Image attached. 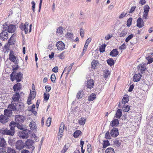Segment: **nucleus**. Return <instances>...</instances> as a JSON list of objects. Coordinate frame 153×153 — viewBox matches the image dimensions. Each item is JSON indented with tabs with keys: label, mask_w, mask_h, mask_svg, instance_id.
<instances>
[{
	"label": "nucleus",
	"mask_w": 153,
	"mask_h": 153,
	"mask_svg": "<svg viewBox=\"0 0 153 153\" xmlns=\"http://www.w3.org/2000/svg\"><path fill=\"white\" fill-rule=\"evenodd\" d=\"M68 145V144H65L62 150L61 151V153H65L66 151L68 149V146H67V145Z\"/></svg>",
	"instance_id": "obj_48"
},
{
	"label": "nucleus",
	"mask_w": 153,
	"mask_h": 153,
	"mask_svg": "<svg viewBox=\"0 0 153 153\" xmlns=\"http://www.w3.org/2000/svg\"><path fill=\"white\" fill-rule=\"evenodd\" d=\"M141 77V75L140 73L135 74L133 77L134 81L135 82L139 81L140 80Z\"/></svg>",
	"instance_id": "obj_20"
},
{
	"label": "nucleus",
	"mask_w": 153,
	"mask_h": 153,
	"mask_svg": "<svg viewBox=\"0 0 153 153\" xmlns=\"http://www.w3.org/2000/svg\"><path fill=\"white\" fill-rule=\"evenodd\" d=\"M23 74L20 72L16 73V72H12L10 76V79L13 81L15 80H16L17 82H20L23 79Z\"/></svg>",
	"instance_id": "obj_2"
},
{
	"label": "nucleus",
	"mask_w": 153,
	"mask_h": 153,
	"mask_svg": "<svg viewBox=\"0 0 153 153\" xmlns=\"http://www.w3.org/2000/svg\"><path fill=\"white\" fill-rule=\"evenodd\" d=\"M11 52H10L9 54V59L10 60L13 62L15 64H18L19 62L18 60H16V57L13 54H11Z\"/></svg>",
	"instance_id": "obj_16"
},
{
	"label": "nucleus",
	"mask_w": 153,
	"mask_h": 153,
	"mask_svg": "<svg viewBox=\"0 0 153 153\" xmlns=\"http://www.w3.org/2000/svg\"><path fill=\"white\" fill-rule=\"evenodd\" d=\"M150 9L149 6L148 5H146L144 7L143 10L144 12L145 13H148Z\"/></svg>",
	"instance_id": "obj_44"
},
{
	"label": "nucleus",
	"mask_w": 153,
	"mask_h": 153,
	"mask_svg": "<svg viewBox=\"0 0 153 153\" xmlns=\"http://www.w3.org/2000/svg\"><path fill=\"white\" fill-rule=\"evenodd\" d=\"M129 98L128 95H125L122 99V103L124 105L129 101Z\"/></svg>",
	"instance_id": "obj_25"
},
{
	"label": "nucleus",
	"mask_w": 153,
	"mask_h": 153,
	"mask_svg": "<svg viewBox=\"0 0 153 153\" xmlns=\"http://www.w3.org/2000/svg\"><path fill=\"white\" fill-rule=\"evenodd\" d=\"M51 117H49L46 121V125L47 126H48V127L51 124Z\"/></svg>",
	"instance_id": "obj_47"
},
{
	"label": "nucleus",
	"mask_w": 153,
	"mask_h": 153,
	"mask_svg": "<svg viewBox=\"0 0 153 153\" xmlns=\"http://www.w3.org/2000/svg\"><path fill=\"white\" fill-rule=\"evenodd\" d=\"M17 128L20 130H23L24 128H23V127L22 126V124H20V123H17Z\"/></svg>",
	"instance_id": "obj_62"
},
{
	"label": "nucleus",
	"mask_w": 153,
	"mask_h": 153,
	"mask_svg": "<svg viewBox=\"0 0 153 153\" xmlns=\"http://www.w3.org/2000/svg\"><path fill=\"white\" fill-rule=\"evenodd\" d=\"M107 62L108 64L111 66L113 65L114 64V61L112 58L108 59L107 60Z\"/></svg>",
	"instance_id": "obj_34"
},
{
	"label": "nucleus",
	"mask_w": 153,
	"mask_h": 153,
	"mask_svg": "<svg viewBox=\"0 0 153 153\" xmlns=\"http://www.w3.org/2000/svg\"><path fill=\"white\" fill-rule=\"evenodd\" d=\"M10 129L7 128L5 129H2L0 131V132L3 134H6L13 136L15 132V128L16 126V124L14 122H11L9 125Z\"/></svg>",
	"instance_id": "obj_1"
},
{
	"label": "nucleus",
	"mask_w": 153,
	"mask_h": 153,
	"mask_svg": "<svg viewBox=\"0 0 153 153\" xmlns=\"http://www.w3.org/2000/svg\"><path fill=\"white\" fill-rule=\"evenodd\" d=\"M56 33L61 34L63 33V28L62 27H59L57 29Z\"/></svg>",
	"instance_id": "obj_50"
},
{
	"label": "nucleus",
	"mask_w": 153,
	"mask_h": 153,
	"mask_svg": "<svg viewBox=\"0 0 153 153\" xmlns=\"http://www.w3.org/2000/svg\"><path fill=\"white\" fill-rule=\"evenodd\" d=\"M8 143L11 146L14 145L15 142V138H12L11 137H8Z\"/></svg>",
	"instance_id": "obj_26"
},
{
	"label": "nucleus",
	"mask_w": 153,
	"mask_h": 153,
	"mask_svg": "<svg viewBox=\"0 0 153 153\" xmlns=\"http://www.w3.org/2000/svg\"><path fill=\"white\" fill-rule=\"evenodd\" d=\"M36 95V92L34 91H32L30 92L29 95V97L30 98L33 99L35 97Z\"/></svg>",
	"instance_id": "obj_43"
},
{
	"label": "nucleus",
	"mask_w": 153,
	"mask_h": 153,
	"mask_svg": "<svg viewBox=\"0 0 153 153\" xmlns=\"http://www.w3.org/2000/svg\"><path fill=\"white\" fill-rule=\"evenodd\" d=\"M8 108L10 109H12L13 111H19V109L21 111L24 108V105L22 104L17 103L15 105L12 104L9 105Z\"/></svg>",
	"instance_id": "obj_3"
},
{
	"label": "nucleus",
	"mask_w": 153,
	"mask_h": 153,
	"mask_svg": "<svg viewBox=\"0 0 153 153\" xmlns=\"http://www.w3.org/2000/svg\"><path fill=\"white\" fill-rule=\"evenodd\" d=\"M134 36L133 34H131L129 35L126 39L125 42H128Z\"/></svg>",
	"instance_id": "obj_51"
},
{
	"label": "nucleus",
	"mask_w": 153,
	"mask_h": 153,
	"mask_svg": "<svg viewBox=\"0 0 153 153\" xmlns=\"http://www.w3.org/2000/svg\"><path fill=\"white\" fill-rule=\"evenodd\" d=\"M85 122V119L84 118H81V119L79 120V123L80 125H84Z\"/></svg>",
	"instance_id": "obj_46"
},
{
	"label": "nucleus",
	"mask_w": 153,
	"mask_h": 153,
	"mask_svg": "<svg viewBox=\"0 0 153 153\" xmlns=\"http://www.w3.org/2000/svg\"><path fill=\"white\" fill-rule=\"evenodd\" d=\"M137 26L140 28L144 26L143 21L140 17H139L137 20Z\"/></svg>",
	"instance_id": "obj_12"
},
{
	"label": "nucleus",
	"mask_w": 153,
	"mask_h": 153,
	"mask_svg": "<svg viewBox=\"0 0 153 153\" xmlns=\"http://www.w3.org/2000/svg\"><path fill=\"white\" fill-rule=\"evenodd\" d=\"M16 146L17 149L20 150L24 147V143L21 140H19L16 143Z\"/></svg>",
	"instance_id": "obj_9"
},
{
	"label": "nucleus",
	"mask_w": 153,
	"mask_h": 153,
	"mask_svg": "<svg viewBox=\"0 0 153 153\" xmlns=\"http://www.w3.org/2000/svg\"><path fill=\"white\" fill-rule=\"evenodd\" d=\"M91 38H89L87 39L85 42V43L84 46L85 48H87L88 44L91 41Z\"/></svg>",
	"instance_id": "obj_42"
},
{
	"label": "nucleus",
	"mask_w": 153,
	"mask_h": 153,
	"mask_svg": "<svg viewBox=\"0 0 153 153\" xmlns=\"http://www.w3.org/2000/svg\"><path fill=\"white\" fill-rule=\"evenodd\" d=\"M49 97L50 94H47L45 93H44V99L45 100H48L49 99Z\"/></svg>",
	"instance_id": "obj_53"
},
{
	"label": "nucleus",
	"mask_w": 153,
	"mask_h": 153,
	"mask_svg": "<svg viewBox=\"0 0 153 153\" xmlns=\"http://www.w3.org/2000/svg\"><path fill=\"white\" fill-rule=\"evenodd\" d=\"M87 151L88 153H90L91 152V146L90 144H88L87 145Z\"/></svg>",
	"instance_id": "obj_60"
},
{
	"label": "nucleus",
	"mask_w": 153,
	"mask_h": 153,
	"mask_svg": "<svg viewBox=\"0 0 153 153\" xmlns=\"http://www.w3.org/2000/svg\"><path fill=\"white\" fill-rule=\"evenodd\" d=\"M132 21V19L131 18H130L128 20L127 22V26L128 27H129L131 24Z\"/></svg>",
	"instance_id": "obj_54"
},
{
	"label": "nucleus",
	"mask_w": 153,
	"mask_h": 153,
	"mask_svg": "<svg viewBox=\"0 0 153 153\" xmlns=\"http://www.w3.org/2000/svg\"><path fill=\"white\" fill-rule=\"evenodd\" d=\"M80 34L82 38H83L84 35V31L82 28H81L80 30Z\"/></svg>",
	"instance_id": "obj_63"
},
{
	"label": "nucleus",
	"mask_w": 153,
	"mask_h": 153,
	"mask_svg": "<svg viewBox=\"0 0 153 153\" xmlns=\"http://www.w3.org/2000/svg\"><path fill=\"white\" fill-rule=\"evenodd\" d=\"M137 68L138 70L140 71L141 73H142L145 70L146 68L143 65L141 64L139 65L137 67Z\"/></svg>",
	"instance_id": "obj_30"
},
{
	"label": "nucleus",
	"mask_w": 153,
	"mask_h": 153,
	"mask_svg": "<svg viewBox=\"0 0 153 153\" xmlns=\"http://www.w3.org/2000/svg\"><path fill=\"white\" fill-rule=\"evenodd\" d=\"M34 143V141L30 139H28L25 143V146L27 148L31 149L32 150L34 149V147L33 146Z\"/></svg>",
	"instance_id": "obj_4"
},
{
	"label": "nucleus",
	"mask_w": 153,
	"mask_h": 153,
	"mask_svg": "<svg viewBox=\"0 0 153 153\" xmlns=\"http://www.w3.org/2000/svg\"><path fill=\"white\" fill-rule=\"evenodd\" d=\"M96 95L94 93H92L88 97V100L89 101H91L94 100L96 98Z\"/></svg>",
	"instance_id": "obj_27"
},
{
	"label": "nucleus",
	"mask_w": 153,
	"mask_h": 153,
	"mask_svg": "<svg viewBox=\"0 0 153 153\" xmlns=\"http://www.w3.org/2000/svg\"><path fill=\"white\" fill-rule=\"evenodd\" d=\"M82 134L81 131L80 130H76L74 133L73 136L75 138H76Z\"/></svg>",
	"instance_id": "obj_38"
},
{
	"label": "nucleus",
	"mask_w": 153,
	"mask_h": 153,
	"mask_svg": "<svg viewBox=\"0 0 153 153\" xmlns=\"http://www.w3.org/2000/svg\"><path fill=\"white\" fill-rule=\"evenodd\" d=\"M64 123L63 122L61 123L60 124V126L59 129V132H58L59 133H60V134H62L63 132L64 131Z\"/></svg>",
	"instance_id": "obj_28"
},
{
	"label": "nucleus",
	"mask_w": 153,
	"mask_h": 153,
	"mask_svg": "<svg viewBox=\"0 0 153 153\" xmlns=\"http://www.w3.org/2000/svg\"><path fill=\"white\" fill-rule=\"evenodd\" d=\"M16 29V26L14 25H10L8 27V31L10 33H14Z\"/></svg>",
	"instance_id": "obj_14"
},
{
	"label": "nucleus",
	"mask_w": 153,
	"mask_h": 153,
	"mask_svg": "<svg viewBox=\"0 0 153 153\" xmlns=\"http://www.w3.org/2000/svg\"><path fill=\"white\" fill-rule=\"evenodd\" d=\"M25 119V117L22 115H17L15 116V120L16 123L22 124Z\"/></svg>",
	"instance_id": "obj_5"
},
{
	"label": "nucleus",
	"mask_w": 153,
	"mask_h": 153,
	"mask_svg": "<svg viewBox=\"0 0 153 153\" xmlns=\"http://www.w3.org/2000/svg\"><path fill=\"white\" fill-rule=\"evenodd\" d=\"M19 66L17 64L13 65L12 66L13 70V71H16L19 68Z\"/></svg>",
	"instance_id": "obj_58"
},
{
	"label": "nucleus",
	"mask_w": 153,
	"mask_h": 153,
	"mask_svg": "<svg viewBox=\"0 0 153 153\" xmlns=\"http://www.w3.org/2000/svg\"><path fill=\"white\" fill-rule=\"evenodd\" d=\"M110 145V143L108 140H104L103 143L102 148H105L107 147Z\"/></svg>",
	"instance_id": "obj_37"
},
{
	"label": "nucleus",
	"mask_w": 153,
	"mask_h": 153,
	"mask_svg": "<svg viewBox=\"0 0 153 153\" xmlns=\"http://www.w3.org/2000/svg\"><path fill=\"white\" fill-rule=\"evenodd\" d=\"M45 88L46 89V92H49L51 89V87L49 85H46L45 86Z\"/></svg>",
	"instance_id": "obj_56"
},
{
	"label": "nucleus",
	"mask_w": 153,
	"mask_h": 153,
	"mask_svg": "<svg viewBox=\"0 0 153 153\" xmlns=\"http://www.w3.org/2000/svg\"><path fill=\"white\" fill-rule=\"evenodd\" d=\"M16 36V35L15 34H13L11 37L10 38V39L8 40V43L9 45H12L14 44V43L13 40L12 38Z\"/></svg>",
	"instance_id": "obj_41"
},
{
	"label": "nucleus",
	"mask_w": 153,
	"mask_h": 153,
	"mask_svg": "<svg viewBox=\"0 0 153 153\" xmlns=\"http://www.w3.org/2000/svg\"><path fill=\"white\" fill-rule=\"evenodd\" d=\"M11 109V110L5 109L4 110V113L5 116L8 117L12 115V111L13 110L12 109Z\"/></svg>",
	"instance_id": "obj_23"
},
{
	"label": "nucleus",
	"mask_w": 153,
	"mask_h": 153,
	"mask_svg": "<svg viewBox=\"0 0 153 153\" xmlns=\"http://www.w3.org/2000/svg\"><path fill=\"white\" fill-rule=\"evenodd\" d=\"M65 36L67 38L70 40L71 41L73 40V34L72 33L68 32L67 33Z\"/></svg>",
	"instance_id": "obj_36"
},
{
	"label": "nucleus",
	"mask_w": 153,
	"mask_h": 153,
	"mask_svg": "<svg viewBox=\"0 0 153 153\" xmlns=\"http://www.w3.org/2000/svg\"><path fill=\"white\" fill-rule=\"evenodd\" d=\"M118 107L120 108H122L123 111L125 112H128L129 111L130 108V107L129 105H124L123 107H122L121 106L120 102L118 105Z\"/></svg>",
	"instance_id": "obj_18"
},
{
	"label": "nucleus",
	"mask_w": 153,
	"mask_h": 153,
	"mask_svg": "<svg viewBox=\"0 0 153 153\" xmlns=\"http://www.w3.org/2000/svg\"><path fill=\"white\" fill-rule=\"evenodd\" d=\"M119 123V120L118 119H114L111 122L110 125L113 127L114 126L117 127Z\"/></svg>",
	"instance_id": "obj_17"
},
{
	"label": "nucleus",
	"mask_w": 153,
	"mask_h": 153,
	"mask_svg": "<svg viewBox=\"0 0 153 153\" xmlns=\"http://www.w3.org/2000/svg\"><path fill=\"white\" fill-rule=\"evenodd\" d=\"M20 95L19 92L16 93L15 94L13 95V100L14 102H18L20 97Z\"/></svg>",
	"instance_id": "obj_21"
},
{
	"label": "nucleus",
	"mask_w": 153,
	"mask_h": 153,
	"mask_svg": "<svg viewBox=\"0 0 153 153\" xmlns=\"http://www.w3.org/2000/svg\"><path fill=\"white\" fill-rule=\"evenodd\" d=\"M56 46L57 49L59 50L62 51L65 48L64 43L61 41H59L56 43Z\"/></svg>",
	"instance_id": "obj_8"
},
{
	"label": "nucleus",
	"mask_w": 153,
	"mask_h": 153,
	"mask_svg": "<svg viewBox=\"0 0 153 153\" xmlns=\"http://www.w3.org/2000/svg\"><path fill=\"white\" fill-rule=\"evenodd\" d=\"M29 131L28 130H26L24 131L20 135L21 137L22 138H27L29 136Z\"/></svg>",
	"instance_id": "obj_13"
},
{
	"label": "nucleus",
	"mask_w": 153,
	"mask_h": 153,
	"mask_svg": "<svg viewBox=\"0 0 153 153\" xmlns=\"http://www.w3.org/2000/svg\"><path fill=\"white\" fill-rule=\"evenodd\" d=\"M65 53V51H63L59 54L58 56L60 59H63L65 57V55H64Z\"/></svg>",
	"instance_id": "obj_59"
},
{
	"label": "nucleus",
	"mask_w": 153,
	"mask_h": 153,
	"mask_svg": "<svg viewBox=\"0 0 153 153\" xmlns=\"http://www.w3.org/2000/svg\"><path fill=\"white\" fill-rule=\"evenodd\" d=\"M110 134L112 137H117L119 134L118 129L117 128H113L111 131Z\"/></svg>",
	"instance_id": "obj_7"
},
{
	"label": "nucleus",
	"mask_w": 153,
	"mask_h": 153,
	"mask_svg": "<svg viewBox=\"0 0 153 153\" xmlns=\"http://www.w3.org/2000/svg\"><path fill=\"white\" fill-rule=\"evenodd\" d=\"M83 94V92L82 91H79L77 94L76 99H80L82 98V95Z\"/></svg>",
	"instance_id": "obj_32"
},
{
	"label": "nucleus",
	"mask_w": 153,
	"mask_h": 153,
	"mask_svg": "<svg viewBox=\"0 0 153 153\" xmlns=\"http://www.w3.org/2000/svg\"><path fill=\"white\" fill-rule=\"evenodd\" d=\"M105 44L102 45L100 48V52H103L105 51V48L106 46Z\"/></svg>",
	"instance_id": "obj_49"
},
{
	"label": "nucleus",
	"mask_w": 153,
	"mask_h": 153,
	"mask_svg": "<svg viewBox=\"0 0 153 153\" xmlns=\"http://www.w3.org/2000/svg\"><path fill=\"white\" fill-rule=\"evenodd\" d=\"M7 152L8 153H16L15 150L14 149L10 147L8 148Z\"/></svg>",
	"instance_id": "obj_52"
},
{
	"label": "nucleus",
	"mask_w": 153,
	"mask_h": 153,
	"mask_svg": "<svg viewBox=\"0 0 153 153\" xmlns=\"http://www.w3.org/2000/svg\"><path fill=\"white\" fill-rule=\"evenodd\" d=\"M105 138L107 139H110L111 138L110 133L108 131L105 134Z\"/></svg>",
	"instance_id": "obj_61"
},
{
	"label": "nucleus",
	"mask_w": 153,
	"mask_h": 153,
	"mask_svg": "<svg viewBox=\"0 0 153 153\" xmlns=\"http://www.w3.org/2000/svg\"><path fill=\"white\" fill-rule=\"evenodd\" d=\"M22 88V85L20 83H17L15 84L13 87L14 91L18 92L20 91Z\"/></svg>",
	"instance_id": "obj_15"
},
{
	"label": "nucleus",
	"mask_w": 153,
	"mask_h": 153,
	"mask_svg": "<svg viewBox=\"0 0 153 153\" xmlns=\"http://www.w3.org/2000/svg\"><path fill=\"white\" fill-rule=\"evenodd\" d=\"M114 146L118 147L121 145V142L117 139H116L114 141Z\"/></svg>",
	"instance_id": "obj_35"
},
{
	"label": "nucleus",
	"mask_w": 153,
	"mask_h": 153,
	"mask_svg": "<svg viewBox=\"0 0 153 153\" xmlns=\"http://www.w3.org/2000/svg\"><path fill=\"white\" fill-rule=\"evenodd\" d=\"M127 34L126 29H124L119 34V36L120 37H123L126 36Z\"/></svg>",
	"instance_id": "obj_29"
},
{
	"label": "nucleus",
	"mask_w": 153,
	"mask_h": 153,
	"mask_svg": "<svg viewBox=\"0 0 153 153\" xmlns=\"http://www.w3.org/2000/svg\"><path fill=\"white\" fill-rule=\"evenodd\" d=\"M4 36L5 37H7L8 36V33L7 31H2L0 35V36Z\"/></svg>",
	"instance_id": "obj_55"
},
{
	"label": "nucleus",
	"mask_w": 153,
	"mask_h": 153,
	"mask_svg": "<svg viewBox=\"0 0 153 153\" xmlns=\"http://www.w3.org/2000/svg\"><path fill=\"white\" fill-rule=\"evenodd\" d=\"M105 153H114V149L111 147L107 148L105 151Z\"/></svg>",
	"instance_id": "obj_40"
},
{
	"label": "nucleus",
	"mask_w": 153,
	"mask_h": 153,
	"mask_svg": "<svg viewBox=\"0 0 153 153\" xmlns=\"http://www.w3.org/2000/svg\"><path fill=\"white\" fill-rule=\"evenodd\" d=\"M111 72L108 70H107L104 72V78L105 80L109 77Z\"/></svg>",
	"instance_id": "obj_33"
},
{
	"label": "nucleus",
	"mask_w": 153,
	"mask_h": 153,
	"mask_svg": "<svg viewBox=\"0 0 153 153\" xmlns=\"http://www.w3.org/2000/svg\"><path fill=\"white\" fill-rule=\"evenodd\" d=\"M6 145V141L4 138H2L0 141V146L1 147H4Z\"/></svg>",
	"instance_id": "obj_31"
},
{
	"label": "nucleus",
	"mask_w": 153,
	"mask_h": 153,
	"mask_svg": "<svg viewBox=\"0 0 153 153\" xmlns=\"http://www.w3.org/2000/svg\"><path fill=\"white\" fill-rule=\"evenodd\" d=\"M94 85V82L92 79H90L87 81V88L91 89L93 88Z\"/></svg>",
	"instance_id": "obj_11"
},
{
	"label": "nucleus",
	"mask_w": 153,
	"mask_h": 153,
	"mask_svg": "<svg viewBox=\"0 0 153 153\" xmlns=\"http://www.w3.org/2000/svg\"><path fill=\"white\" fill-rule=\"evenodd\" d=\"M29 126L30 129L32 131L36 132L37 130V126L36 123L33 121H32L30 122Z\"/></svg>",
	"instance_id": "obj_10"
},
{
	"label": "nucleus",
	"mask_w": 153,
	"mask_h": 153,
	"mask_svg": "<svg viewBox=\"0 0 153 153\" xmlns=\"http://www.w3.org/2000/svg\"><path fill=\"white\" fill-rule=\"evenodd\" d=\"M115 116L114 117H116L118 119H120L122 116V110L120 109H118L115 114Z\"/></svg>",
	"instance_id": "obj_24"
},
{
	"label": "nucleus",
	"mask_w": 153,
	"mask_h": 153,
	"mask_svg": "<svg viewBox=\"0 0 153 153\" xmlns=\"http://www.w3.org/2000/svg\"><path fill=\"white\" fill-rule=\"evenodd\" d=\"M152 57L151 56H149L148 57H146V59L148 60V64H150L153 62V58H152Z\"/></svg>",
	"instance_id": "obj_45"
},
{
	"label": "nucleus",
	"mask_w": 153,
	"mask_h": 153,
	"mask_svg": "<svg viewBox=\"0 0 153 153\" xmlns=\"http://www.w3.org/2000/svg\"><path fill=\"white\" fill-rule=\"evenodd\" d=\"M8 117L1 115L0 116V121L3 124H4L8 121Z\"/></svg>",
	"instance_id": "obj_19"
},
{
	"label": "nucleus",
	"mask_w": 153,
	"mask_h": 153,
	"mask_svg": "<svg viewBox=\"0 0 153 153\" xmlns=\"http://www.w3.org/2000/svg\"><path fill=\"white\" fill-rule=\"evenodd\" d=\"M29 26L28 23L27 22H26L23 25L22 23L19 26V27L22 30H24L25 33H27L28 32V27Z\"/></svg>",
	"instance_id": "obj_6"
},
{
	"label": "nucleus",
	"mask_w": 153,
	"mask_h": 153,
	"mask_svg": "<svg viewBox=\"0 0 153 153\" xmlns=\"http://www.w3.org/2000/svg\"><path fill=\"white\" fill-rule=\"evenodd\" d=\"M31 4L32 5V10L33 12H35V3L34 1H32L31 2Z\"/></svg>",
	"instance_id": "obj_64"
},
{
	"label": "nucleus",
	"mask_w": 153,
	"mask_h": 153,
	"mask_svg": "<svg viewBox=\"0 0 153 153\" xmlns=\"http://www.w3.org/2000/svg\"><path fill=\"white\" fill-rule=\"evenodd\" d=\"M119 52L117 51V49H113L111 51L110 53V55L113 57H116L118 54Z\"/></svg>",
	"instance_id": "obj_22"
},
{
	"label": "nucleus",
	"mask_w": 153,
	"mask_h": 153,
	"mask_svg": "<svg viewBox=\"0 0 153 153\" xmlns=\"http://www.w3.org/2000/svg\"><path fill=\"white\" fill-rule=\"evenodd\" d=\"M98 61L97 60H94L91 62V68L94 69L97 66Z\"/></svg>",
	"instance_id": "obj_39"
},
{
	"label": "nucleus",
	"mask_w": 153,
	"mask_h": 153,
	"mask_svg": "<svg viewBox=\"0 0 153 153\" xmlns=\"http://www.w3.org/2000/svg\"><path fill=\"white\" fill-rule=\"evenodd\" d=\"M51 81L53 82H54L56 76L55 74H52L51 77Z\"/></svg>",
	"instance_id": "obj_57"
}]
</instances>
